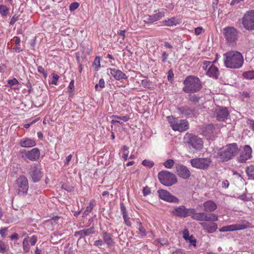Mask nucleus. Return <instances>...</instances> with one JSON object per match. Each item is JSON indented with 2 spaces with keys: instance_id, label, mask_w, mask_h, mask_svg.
Masks as SVG:
<instances>
[{
  "instance_id": "1",
  "label": "nucleus",
  "mask_w": 254,
  "mask_h": 254,
  "mask_svg": "<svg viewBox=\"0 0 254 254\" xmlns=\"http://www.w3.org/2000/svg\"><path fill=\"white\" fill-rule=\"evenodd\" d=\"M172 213L178 217L186 218L190 216L193 219L199 221H216L218 216L214 213L205 212H196L194 208H187L184 205H181L175 208Z\"/></svg>"
},
{
  "instance_id": "2",
  "label": "nucleus",
  "mask_w": 254,
  "mask_h": 254,
  "mask_svg": "<svg viewBox=\"0 0 254 254\" xmlns=\"http://www.w3.org/2000/svg\"><path fill=\"white\" fill-rule=\"evenodd\" d=\"M224 64L228 68H238L244 63L242 55L237 51H230L224 54Z\"/></svg>"
},
{
  "instance_id": "3",
  "label": "nucleus",
  "mask_w": 254,
  "mask_h": 254,
  "mask_svg": "<svg viewBox=\"0 0 254 254\" xmlns=\"http://www.w3.org/2000/svg\"><path fill=\"white\" fill-rule=\"evenodd\" d=\"M184 86L183 90L187 93L197 92L202 87L198 77L194 76H187L183 82Z\"/></svg>"
},
{
  "instance_id": "4",
  "label": "nucleus",
  "mask_w": 254,
  "mask_h": 254,
  "mask_svg": "<svg viewBox=\"0 0 254 254\" xmlns=\"http://www.w3.org/2000/svg\"><path fill=\"white\" fill-rule=\"evenodd\" d=\"M239 152V148L236 143L229 144L220 149L217 157L222 161H227L236 155Z\"/></svg>"
},
{
  "instance_id": "5",
  "label": "nucleus",
  "mask_w": 254,
  "mask_h": 254,
  "mask_svg": "<svg viewBox=\"0 0 254 254\" xmlns=\"http://www.w3.org/2000/svg\"><path fill=\"white\" fill-rule=\"evenodd\" d=\"M168 121L170 126L174 131L183 132L188 130L189 124L188 121L183 119H178L173 116L167 117Z\"/></svg>"
},
{
  "instance_id": "6",
  "label": "nucleus",
  "mask_w": 254,
  "mask_h": 254,
  "mask_svg": "<svg viewBox=\"0 0 254 254\" xmlns=\"http://www.w3.org/2000/svg\"><path fill=\"white\" fill-rule=\"evenodd\" d=\"M185 143L190 148H193L196 150H200L203 147V141L201 138L192 133H187L184 136Z\"/></svg>"
},
{
  "instance_id": "7",
  "label": "nucleus",
  "mask_w": 254,
  "mask_h": 254,
  "mask_svg": "<svg viewBox=\"0 0 254 254\" xmlns=\"http://www.w3.org/2000/svg\"><path fill=\"white\" fill-rule=\"evenodd\" d=\"M158 179L162 184L168 187L172 186L177 182L176 176L167 170L159 172Z\"/></svg>"
},
{
  "instance_id": "8",
  "label": "nucleus",
  "mask_w": 254,
  "mask_h": 254,
  "mask_svg": "<svg viewBox=\"0 0 254 254\" xmlns=\"http://www.w3.org/2000/svg\"><path fill=\"white\" fill-rule=\"evenodd\" d=\"M241 22L246 30L254 31V10L246 12L241 19Z\"/></svg>"
},
{
  "instance_id": "9",
  "label": "nucleus",
  "mask_w": 254,
  "mask_h": 254,
  "mask_svg": "<svg viewBox=\"0 0 254 254\" xmlns=\"http://www.w3.org/2000/svg\"><path fill=\"white\" fill-rule=\"evenodd\" d=\"M16 188L18 194L20 196L27 194L29 188L28 182L24 176H19L16 180Z\"/></svg>"
},
{
  "instance_id": "10",
  "label": "nucleus",
  "mask_w": 254,
  "mask_h": 254,
  "mask_svg": "<svg viewBox=\"0 0 254 254\" xmlns=\"http://www.w3.org/2000/svg\"><path fill=\"white\" fill-rule=\"evenodd\" d=\"M190 163L194 168L206 170L210 166L211 160L209 158H197L191 159Z\"/></svg>"
},
{
  "instance_id": "11",
  "label": "nucleus",
  "mask_w": 254,
  "mask_h": 254,
  "mask_svg": "<svg viewBox=\"0 0 254 254\" xmlns=\"http://www.w3.org/2000/svg\"><path fill=\"white\" fill-rule=\"evenodd\" d=\"M20 153L22 158L26 161H36L38 160L40 156V151L38 148H34L30 150L20 151Z\"/></svg>"
},
{
  "instance_id": "12",
  "label": "nucleus",
  "mask_w": 254,
  "mask_h": 254,
  "mask_svg": "<svg viewBox=\"0 0 254 254\" xmlns=\"http://www.w3.org/2000/svg\"><path fill=\"white\" fill-rule=\"evenodd\" d=\"M250 224V223L249 222L242 220L235 224L223 226L219 229V231L224 232L243 230L248 228Z\"/></svg>"
},
{
  "instance_id": "13",
  "label": "nucleus",
  "mask_w": 254,
  "mask_h": 254,
  "mask_svg": "<svg viewBox=\"0 0 254 254\" xmlns=\"http://www.w3.org/2000/svg\"><path fill=\"white\" fill-rule=\"evenodd\" d=\"M238 33V30L234 27H227L223 30L226 41L230 44H233L237 41Z\"/></svg>"
},
{
  "instance_id": "14",
  "label": "nucleus",
  "mask_w": 254,
  "mask_h": 254,
  "mask_svg": "<svg viewBox=\"0 0 254 254\" xmlns=\"http://www.w3.org/2000/svg\"><path fill=\"white\" fill-rule=\"evenodd\" d=\"M29 174L33 182L40 181L43 176L40 166L37 164H33L30 166Z\"/></svg>"
},
{
  "instance_id": "15",
  "label": "nucleus",
  "mask_w": 254,
  "mask_h": 254,
  "mask_svg": "<svg viewBox=\"0 0 254 254\" xmlns=\"http://www.w3.org/2000/svg\"><path fill=\"white\" fill-rule=\"evenodd\" d=\"M160 199L169 202L175 203H179V199L174 195H172L169 191L164 190H159L157 191Z\"/></svg>"
},
{
  "instance_id": "16",
  "label": "nucleus",
  "mask_w": 254,
  "mask_h": 254,
  "mask_svg": "<svg viewBox=\"0 0 254 254\" xmlns=\"http://www.w3.org/2000/svg\"><path fill=\"white\" fill-rule=\"evenodd\" d=\"M229 112L226 107H218L213 114L214 117L218 121H225L227 119Z\"/></svg>"
},
{
  "instance_id": "17",
  "label": "nucleus",
  "mask_w": 254,
  "mask_h": 254,
  "mask_svg": "<svg viewBox=\"0 0 254 254\" xmlns=\"http://www.w3.org/2000/svg\"><path fill=\"white\" fill-rule=\"evenodd\" d=\"M176 168L178 175L184 179H188L190 176V170L185 166L181 164H177Z\"/></svg>"
},
{
  "instance_id": "18",
  "label": "nucleus",
  "mask_w": 254,
  "mask_h": 254,
  "mask_svg": "<svg viewBox=\"0 0 254 254\" xmlns=\"http://www.w3.org/2000/svg\"><path fill=\"white\" fill-rule=\"evenodd\" d=\"M179 114L182 118H191L194 115V110L187 106H184L177 108Z\"/></svg>"
},
{
  "instance_id": "19",
  "label": "nucleus",
  "mask_w": 254,
  "mask_h": 254,
  "mask_svg": "<svg viewBox=\"0 0 254 254\" xmlns=\"http://www.w3.org/2000/svg\"><path fill=\"white\" fill-rule=\"evenodd\" d=\"M19 144L22 147L30 148L35 146L36 142L34 139L23 137L19 140Z\"/></svg>"
},
{
  "instance_id": "20",
  "label": "nucleus",
  "mask_w": 254,
  "mask_h": 254,
  "mask_svg": "<svg viewBox=\"0 0 254 254\" xmlns=\"http://www.w3.org/2000/svg\"><path fill=\"white\" fill-rule=\"evenodd\" d=\"M252 149L249 145H246L244 147V151L241 153L239 158V162L242 163L246 162L252 156Z\"/></svg>"
},
{
  "instance_id": "21",
  "label": "nucleus",
  "mask_w": 254,
  "mask_h": 254,
  "mask_svg": "<svg viewBox=\"0 0 254 254\" xmlns=\"http://www.w3.org/2000/svg\"><path fill=\"white\" fill-rule=\"evenodd\" d=\"M209 222H202L200 224L205 231L208 233H212L217 230L218 228L217 225L216 223L213 222L214 221H209Z\"/></svg>"
},
{
  "instance_id": "22",
  "label": "nucleus",
  "mask_w": 254,
  "mask_h": 254,
  "mask_svg": "<svg viewBox=\"0 0 254 254\" xmlns=\"http://www.w3.org/2000/svg\"><path fill=\"white\" fill-rule=\"evenodd\" d=\"M203 206L205 212H212L217 208L216 204L212 200H207L203 202Z\"/></svg>"
},
{
  "instance_id": "23",
  "label": "nucleus",
  "mask_w": 254,
  "mask_h": 254,
  "mask_svg": "<svg viewBox=\"0 0 254 254\" xmlns=\"http://www.w3.org/2000/svg\"><path fill=\"white\" fill-rule=\"evenodd\" d=\"M214 130V127L212 124L202 126L200 128L201 133L205 136H210L212 134Z\"/></svg>"
},
{
  "instance_id": "24",
  "label": "nucleus",
  "mask_w": 254,
  "mask_h": 254,
  "mask_svg": "<svg viewBox=\"0 0 254 254\" xmlns=\"http://www.w3.org/2000/svg\"><path fill=\"white\" fill-rule=\"evenodd\" d=\"M207 74L214 78H217L219 75V70L218 68L214 66L212 64L210 65V66L208 68L207 71Z\"/></svg>"
},
{
  "instance_id": "25",
  "label": "nucleus",
  "mask_w": 254,
  "mask_h": 254,
  "mask_svg": "<svg viewBox=\"0 0 254 254\" xmlns=\"http://www.w3.org/2000/svg\"><path fill=\"white\" fill-rule=\"evenodd\" d=\"M110 73L117 80H120L126 76L125 73L121 70L115 68L110 69Z\"/></svg>"
},
{
  "instance_id": "26",
  "label": "nucleus",
  "mask_w": 254,
  "mask_h": 254,
  "mask_svg": "<svg viewBox=\"0 0 254 254\" xmlns=\"http://www.w3.org/2000/svg\"><path fill=\"white\" fill-rule=\"evenodd\" d=\"M181 22V20L175 17H171L168 20H164L163 23L167 26H176Z\"/></svg>"
},
{
  "instance_id": "27",
  "label": "nucleus",
  "mask_w": 254,
  "mask_h": 254,
  "mask_svg": "<svg viewBox=\"0 0 254 254\" xmlns=\"http://www.w3.org/2000/svg\"><path fill=\"white\" fill-rule=\"evenodd\" d=\"M103 238L104 242L109 246H112L114 242L112 239V235L107 232H104L103 234Z\"/></svg>"
},
{
  "instance_id": "28",
  "label": "nucleus",
  "mask_w": 254,
  "mask_h": 254,
  "mask_svg": "<svg viewBox=\"0 0 254 254\" xmlns=\"http://www.w3.org/2000/svg\"><path fill=\"white\" fill-rule=\"evenodd\" d=\"M95 206V200L94 199H92L89 203V205L87 206L84 210V211L83 212V216L85 217L87 216L92 211L93 207Z\"/></svg>"
},
{
  "instance_id": "29",
  "label": "nucleus",
  "mask_w": 254,
  "mask_h": 254,
  "mask_svg": "<svg viewBox=\"0 0 254 254\" xmlns=\"http://www.w3.org/2000/svg\"><path fill=\"white\" fill-rule=\"evenodd\" d=\"M28 236L25 237L22 242L23 249L24 253H28L30 250V247L28 240Z\"/></svg>"
},
{
  "instance_id": "30",
  "label": "nucleus",
  "mask_w": 254,
  "mask_h": 254,
  "mask_svg": "<svg viewBox=\"0 0 254 254\" xmlns=\"http://www.w3.org/2000/svg\"><path fill=\"white\" fill-rule=\"evenodd\" d=\"M138 225V233L142 237H145L147 235V232L145 229L143 227L142 223L140 222H137Z\"/></svg>"
},
{
  "instance_id": "31",
  "label": "nucleus",
  "mask_w": 254,
  "mask_h": 254,
  "mask_svg": "<svg viewBox=\"0 0 254 254\" xmlns=\"http://www.w3.org/2000/svg\"><path fill=\"white\" fill-rule=\"evenodd\" d=\"M9 8L4 5H0V14L3 17L6 16L9 12Z\"/></svg>"
},
{
  "instance_id": "32",
  "label": "nucleus",
  "mask_w": 254,
  "mask_h": 254,
  "mask_svg": "<svg viewBox=\"0 0 254 254\" xmlns=\"http://www.w3.org/2000/svg\"><path fill=\"white\" fill-rule=\"evenodd\" d=\"M83 232V235L84 237L89 236L91 234H93L95 233V228L93 226H92L89 228L82 229V230Z\"/></svg>"
},
{
  "instance_id": "33",
  "label": "nucleus",
  "mask_w": 254,
  "mask_h": 254,
  "mask_svg": "<svg viewBox=\"0 0 254 254\" xmlns=\"http://www.w3.org/2000/svg\"><path fill=\"white\" fill-rule=\"evenodd\" d=\"M143 21L145 23H151L155 21L153 15H146L143 17Z\"/></svg>"
},
{
  "instance_id": "34",
  "label": "nucleus",
  "mask_w": 254,
  "mask_h": 254,
  "mask_svg": "<svg viewBox=\"0 0 254 254\" xmlns=\"http://www.w3.org/2000/svg\"><path fill=\"white\" fill-rule=\"evenodd\" d=\"M243 76L248 79H254V70H250L243 73Z\"/></svg>"
},
{
  "instance_id": "35",
  "label": "nucleus",
  "mask_w": 254,
  "mask_h": 254,
  "mask_svg": "<svg viewBox=\"0 0 254 254\" xmlns=\"http://www.w3.org/2000/svg\"><path fill=\"white\" fill-rule=\"evenodd\" d=\"M8 246L5 242L0 241V253L4 254L7 251Z\"/></svg>"
},
{
  "instance_id": "36",
  "label": "nucleus",
  "mask_w": 254,
  "mask_h": 254,
  "mask_svg": "<svg viewBox=\"0 0 254 254\" xmlns=\"http://www.w3.org/2000/svg\"><path fill=\"white\" fill-rule=\"evenodd\" d=\"M200 98L199 96L194 94L189 95V100L194 104L198 103Z\"/></svg>"
},
{
  "instance_id": "37",
  "label": "nucleus",
  "mask_w": 254,
  "mask_h": 254,
  "mask_svg": "<svg viewBox=\"0 0 254 254\" xmlns=\"http://www.w3.org/2000/svg\"><path fill=\"white\" fill-rule=\"evenodd\" d=\"M121 210L123 214L124 221L127 224V214L126 213V207L123 203H121Z\"/></svg>"
},
{
  "instance_id": "38",
  "label": "nucleus",
  "mask_w": 254,
  "mask_h": 254,
  "mask_svg": "<svg viewBox=\"0 0 254 254\" xmlns=\"http://www.w3.org/2000/svg\"><path fill=\"white\" fill-rule=\"evenodd\" d=\"M238 198L244 201H251L253 197L251 195H247L246 194H243L239 196Z\"/></svg>"
},
{
  "instance_id": "39",
  "label": "nucleus",
  "mask_w": 254,
  "mask_h": 254,
  "mask_svg": "<svg viewBox=\"0 0 254 254\" xmlns=\"http://www.w3.org/2000/svg\"><path fill=\"white\" fill-rule=\"evenodd\" d=\"M28 240H29V243H30V245L33 246L36 244L38 238L35 235H33L31 237H28Z\"/></svg>"
},
{
  "instance_id": "40",
  "label": "nucleus",
  "mask_w": 254,
  "mask_h": 254,
  "mask_svg": "<svg viewBox=\"0 0 254 254\" xmlns=\"http://www.w3.org/2000/svg\"><path fill=\"white\" fill-rule=\"evenodd\" d=\"M19 84V81L15 78H13L11 79H9L7 80V86H12Z\"/></svg>"
},
{
  "instance_id": "41",
  "label": "nucleus",
  "mask_w": 254,
  "mask_h": 254,
  "mask_svg": "<svg viewBox=\"0 0 254 254\" xmlns=\"http://www.w3.org/2000/svg\"><path fill=\"white\" fill-rule=\"evenodd\" d=\"M52 80L51 81V84H53V85H57V82H58V81L59 79V76L57 74H56V73H53L52 74Z\"/></svg>"
},
{
  "instance_id": "42",
  "label": "nucleus",
  "mask_w": 254,
  "mask_h": 254,
  "mask_svg": "<svg viewBox=\"0 0 254 254\" xmlns=\"http://www.w3.org/2000/svg\"><path fill=\"white\" fill-rule=\"evenodd\" d=\"M142 164L143 165H144V166L151 168L154 166V163L152 161L148 160H144L142 162Z\"/></svg>"
},
{
  "instance_id": "43",
  "label": "nucleus",
  "mask_w": 254,
  "mask_h": 254,
  "mask_svg": "<svg viewBox=\"0 0 254 254\" xmlns=\"http://www.w3.org/2000/svg\"><path fill=\"white\" fill-rule=\"evenodd\" d=\"M174 162L172 159H169L165 161L164 163V166L167 168H171L174 165Z\"/></svg>"
},
{
  "instance_id": "44",
  "label": "nucleus",
  "mask_w": 254,
  "mask_h": 254,
  "mask_svg": "<svg viewBox=\"0 0 254 254\" xmlns=\"http://www.w3.org/2000/svg\"><path fill=\"white\" fill-rule=\"evenodd\" d=\"M105 86V81L102 78L100 79L99 81V82L98 84H97L95 88L97 90H98V87H100V88H103Z\"/></svg>"
},
{
  "instance_id": "45",
  "label": "nucleus",
  "mask_w": 254,
  "mask_h": 254,
  "mask_svg": "<svg viewBox=\"0 0 254 254\" xmlns=\"http://www.w3.org/2000/svg\"><path fill=\"white\" fill-rule=\"evenodd\" d=\"M119 238L120 239V240L123 242V243H125L126 242V241L127 239V233L126 232H125V233H123L122 232V233H121L119 235Z\"/></svg>"
},
{
  "instance_id": "46",
  "label": "nucleus",
  "mask_w": 254,
  "mask_h": 254,
  "mask_svg": "<svg viewBox=\"0 0 254 254\" xmlns=\"http://www.w3.org/2000/svg\"><path fill=\"white\" fill-rule=\"evenodd\" d=\"M93 66L95 69H98L99 67H100V58L98 57H96L93 63Z\"/></svg>"
},
{
  "instance_id": "47",
  "label": "nucleus",
  "mask_w": 254,
  "mask_h": 254,
  "mask_svg": "<svg viewBox=\"0 0 254 254\" xmlns=\"http://www.w3.org/2000/svg\"><path fill=\"white\" fill-rule=\"evenodd\" d=\"M155 21L161 19L164 16V12L163 11L159 12L153 15Z\"/></svg>"
},
{
  "instance_id": "48",
  "label": "nucleus",
  "mask_w": 254,
  "mask_h": 254,
  "mask_svg": "<svg viewBox=\"0 0 254 254\" xmlns=\"http://www.w3.org/2000/svg\"><path fill=\"white\" fill-rule=\"evenodd\" d=\"M79 5V4L78 2H73L71 3L70 5H69V10L70 11H73L77 9Z\"/></svg>"
},
{
  "instance_id": "49",
  "label": "nucleus",
  "mask_w": 254,
  "mask_h": 254,
  "mask_svg": "<svg viewBox=\"0 0 254 254\" xmlns=\"http://www.w3.org/2000/svg\"><path fill=\"white\" fill-rule=\"evenodd\" d=\"M212 64V63L209 61H205L203 62V68L207 72L208 68Z\"/></svg>"
},
{
  "instance_id": "50",
  "label": "nucleus",
  "mask_w": 254,
  "mask_h": 254,
  "mask_svg": "<svg viewBox=\"0 0 254 254\" xmlns=\"http://www.w3.org/2000/svg\"><path fill=\"white\" fill-rule=\"evenodd\" d=\"M183 238L186 241H188V239H189L190 237V236L189 232L188 230L187 229H185L183 231Z\"/></svg>"
},
{
  "instance_id": "51",
  "label": "nucleus",
  "mask_w": 254,
  "mask_h": 254,
  "mask_svg": "<svg viewBox=\"0 0 254 254\" xmlns=\"http://www.w3.org/2000/svg\"><path fill=\"white\" fill-rule=\"evenodd\" d=\"M142 192L144 196L149 195L151 193L150 189L148 187H144Z\"/></svg>"
},
{
  "instance_id": "52",
  "label": "nucleus",
  "mask_w": 254,
  "mask_h": 254,
  "mask_svg": "<svg viewBox=\"0 0 254 254\" xmlns=\"http://www.w3.org/2000/svg\"><path fill=\"white\" fill-rule=\"evenodd\" d=\"M74 236L79 237L80 239L85 237L82 230L75 232L74 233Z\"/></svg>"
},
{
  "instance_id": "53",
  "label": "nucleus",
  "mask_w": 254,
  "mask_h": 254,
  "mask_svg": "<svg viewBox=\"0 0 254 254\" xmlns=\"http://www.w3.org/2000/svg\"><path fill=\"white\" fill-rule=\"evenodd\" d=\"M203 30L202 27H198L194 29V33L196 35H200Z\"/></svg>"
},
{
  "instance_id": "54",
  "label": "nucleus",
  "mask_w": 254,
  "mask_h": 254,
  "mask_svg": "<svg viewBox=\"0 0 254 254\" xmlns=\"http://www.w3.org/2000/svg\"><path fill=\"white\" fill-rule=\"evenodd\" d=\"M127 150V148L126 146H124L123 148V155L122 157L125 159V160H127V154L126 153V151Z\"/></svg>"
},
{
  "instance_id": "55",
  "label": "nucleus",
  "mask_w": 254,
  "mask_h": 254,
  "mask_svg": "<svg viewBox=\"0 0 254 254\" xmlns=\"http://www.w3.org/2000/svg\"><path fill=\"white\" fill-rule=\"evenodd\" d=\"M7 228H2L0 230V235L2 238H4L5 237L6 234L7 233Z\"/></svg>"
},
{
  "instance_id": "56",
  "label": "nucleus",
  "mask_w": 254,
  "mask_h": 254,
  "mask_svg": "<svg viewBox=\"0 0 254 254\" xmlns=\"http://www.w3.org/2000/svg\"><path fill=\"white\" fill-rule=\"evenodd\" d=\"M125 30H120L118 32V35L121 37L122 40H124L125 37Z\"/></svg>"
},
{
  "instance_id": "57",
  "label": "nucleus",
  "mask_w": 254,
  "mask_h": 254,
  "mask_svg": "<svg viewBox=\"0 0 254 254\" xmlns=\"http://www.w3.org/2000/svg\"><path fill=\"white\" fill-rule=\"evenodd\" d=\"M188 241H189V242L191 245L195 246L196 240L195 239H193V237H192V236H190V239H188Z\"/></svg>"
},
{
  "instance_id": "58",
  "label": "nucleus",
  "mask_w": 254,
  "mask_h": 254,
  "mask_svg": "<svg viewBox=\"0 0 254 254\" xmlns=\"http://www.w3.org/2000/svg\"><path fill=\"white\" fill-rule=\"evenodd\" d=\"M72 158V155L71 154L69 155L68 156L66 157L64 160V165H67L69 162L70 161Z\"/></svg>"
},
{
  "instance_id": "59",
  "label": "nucleus",
  "mask_w": 254,
  "mask_h": 254,
  "mask_svg": "<svg viewBox=\"0 0 254 254\" xmlns=\"http://www.w3.org/2000/svg\"><path fill=\"white\" fill-rule=\"evenodd\" d=\"M174 76V74L173 71L171 70H169L168 71V79L169 81L172 80V79Z\"/></svg>"
},
{
  "instance_id": "60",
  "label": "nucleus",
  "mask_w": 254,
  "mask_h": 254,
  "mask_svg": "<svg viewBox=\"0 0 254 254\" xmlns=\"http://www.w3.org/2000/svg\"><path fill=\"white\" fill-rule=\"evenodd\" d=\"M103 244L102 240H98L94 242V245L97 247L101 246Z\"/></svg>"
},
{
  "instance_id": "61",
  "label": "nucleus",
  "mask_w": 254,
  "mask_h": 254,
  "mask_svg": "<svg viewBox=\"0 0 254 254\" xmlns=\"http://www.w3.org/2000/svg\"><path fill=\"white\" fill-rule=\"evenodd\" d=\"M168 55L166 53L164 52L162 55V60L163 62H166L168 58Z\"/></svg>"
},
{
  "instance_id": "62",
  "label": "nucleus",
  "mask_w": 254,
  "mask_h": 254,
  "mask_svg": "<svg viewBox=\"0 0 254 254\" xmlns=\"http://www.w3.org/2000/svg\"><path fill=\"white\" fill-rule=\"evenodd\" d=\"M13 50L17 53H20V52L23 51V49L19 47V45H18L16 47L13 48Z\"/></svg>"
},
{
  "instance_id": "63",
  "label": "nucleus",
  "mask_w": 254,
  "mask_h": 254,
  "mask_svg": "<svg viewBox=\"0 0 254 254\" xmlns=\"http://www.w3.org/2000/svg\"><path fill=\"white\" fill-rule=\"evenodd\" d=\"M250 127L254 131V120H249Z\"/></svg>"
},
{
  "instance_id": "64",
  "label": "nucleus",
  "mask_w": 254,
  "mask_h": 254,
  "mask_svg": "<svg viewBox=\"0 0 254 254\" xmlns=\"http://www.w3.org/2000/svg\"><path fill=\"white\" fill-rule=\"evenodd\" d=\"M222 187L225 189L228 188L229 186V183L228 181L225 180L222 182Z\"/></svg>"
}]
</instances>
